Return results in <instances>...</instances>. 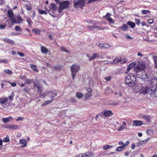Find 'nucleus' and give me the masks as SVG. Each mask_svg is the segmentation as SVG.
<instances>
[{"label":"nucleus","mask_w":157,"mask_h":157,"mask_svg":"<svg viewBox=\"0 0 157 157\" xmlns=\"http://www.w3.org/2000/svg\"><path fill=\"white\" fill-rule=\"evenodd\" d=\"M136 78L133 74L130 73L128 74L125 78L126 83L129 87H132L135 83L134 81L136 80Z\"/></svg>","instance_id":"1"},{"label":"nucleus","mask_w":157,"mask_h":157,"mask_svg":"<svg viewBox=\"0 0 157 157\" xmlns=\"http://www.w3.org/2000/svg\"><path fill=\"white\" fill-rule=\"evenodd\" d=\"M80 69L79 65L77 64H73L70 68L71 72V76L73 80H74L77 73L78 71Z\"/></svg>","instance_id":"2"},{"label":"nucleus","mask_w":157,"mask_h":157,"mask_svg":"<svg viewBox=\"0 0 157 157\" xmlns=\"http://www.w3.org/2000/svg\"><path fill=\"white\" fill-rule=\"evenodd\" d=\"M154 91H153L152 88L146 86L143 87L142 89L140 90V93L143 94H148L151 95L154 93Z\"/></svg>","instance_id":"3"},{"label":"nucleus","mask_w":157,"mask_h":157,"mask_svg":"<svg viewBox=\"0 0 157 157\" xmlns=\"http://www.w3.org/2000/svg\"><path fill=\"white\" fill-rule=\"evenodd\" d=\"M145 68V64L143 62L139 63L137 67L134 68L136 74L140 73Z\"/></svg>","instance_id":"4"},{"label":"nucleus","mask_w":157,"mask_h":157,"mask_svg":"<svg viewBox=\"0 0 157 157\" xmlns=\"http://www.w3.org/2000/svg\"><path fill=\"white\" fill-rule=\"evenodd\" d=\"M150 87L154 91L157 87V79L155 78H152L151 80Z\"/></svg>","instance_id":"5"},{"label":"nucleus","mask_w":157,"mask_h":157,"mask_svg":"<svg viewBox=\"0 0 157 157\" xmlns=\"http://www.w3.org/2000/svg\"><path fill=\"white\" fill-rule=\"evenodd\" d=\"M23 19L20 15L16 16L13 19H11V21L13 23L21 24L22 23Z\"/></svg>","instance_id":"6"},{"label":"nucleus","mask_w":157,"mask_h":157,"mask_svg":"<svg viewBox=\"0 0 157 157\" xmlns=\"http://www.w3.org/2000/svg\"><path fill=\"white\" fill-rule=\"evenodd\" d=\"M74 7L76 9L80 7L84 4V0H75Z\"/></svg>","instance_id":"7"},{"label":"nucleus","mask_w":157,"mask_h":157,"mask_svg":"<svg viewBox=\"0 0 157 157\" xmlns=\"http://www.w3.org/2000/svg\"><path fill=\"white\" fill-rule=\"evenodd\" d=\"M86 90L87 93H85V97L86 99H88L92 97L93 90L90 87L86 89Z\"/></svg>","instance_id":"8"},{"label":"nucleus","mask_w":157,"mask_h":157,"mask_svg":"<svg viewBox=\"0 0 157 157\" xmlns=\"http://www.w3.org/2000/svg\"><path fill=\"white\" fill-rule=\"evenodd\" d=\"M136 75L137 78L143 79H145L148 78L147 74L145 72L141 73L140 72V73H136Z\"/></svg>","instance_id":"9"},{"label":"nucleus","mask_w":157,"mask_h":157,"mask_svg":"<svg viewBox=\"0 0 157 157\" xmlns=\"http://www.w3.org/2000/svg\"><path fill=\"white\" fill-rule=\"evenodd\" d=\"M60 8L61 9H66L69 7V1H65L62 2H59Z\"/></svg>","instance_id":"10"},{"label":"nucleus","mask_w":157,"mask_h":157,"mask_svg":"<svg viewBox=\"0 0 157 157\" xmlns=\"http://www.w3.org/2000/svg\"><path fill=\"white\" fill-rule=\"evenodd\" d=\"M111 16V14L109 13H107L105 16L103 17V18H106V19L109 22V23H114L115 21L112 19L110 17Z\"/></svg>","instance_id":"11"},{"label":"nucleus","mask_w":157,"mask_h":157,"mask_svg":"<svg viewBox=\"0 0 157 157\" xmlns=\"http://www.w3.org/2000/svg\"><path fill=\"white\" fill-rule=\"evenodd\" d=\"M34 87H36L38 92L41 93L43 91V87L40 84H36L34 82H33Z\"/></svg>","instance_id":"12"},{"label":"nucleus","mask_w":157,"mask_h":157,"mask_svg":"<svg viewBox=\"0 0 157 157\" xmlns=\"http://www.w3.org/2000/svg\"><path fill=\"white\" fill-rule=\"evenodd\" d=\"M5 127L7 128L10 129H16L19 128V126L16 125H14L11 124L7 125Z\"/></svg>","instance_id":"13"},{"label":"nucleus","mask_w":157,"mask_h":157,"mask_svg":"<svg viewBox=\"0 0 157 157\" xmlns=\"http://www.w3.org/2000/svg\"><path fill=\"white\" fill-rule=\"evenodd\" d=\"M2 40L6 42L12 44H15L14 41L13 40H11L8 38H5L4 39H2Z\"/></svg>","instance_id":"14"},{"label":"nucleus","mask_w":157,"mask_h":157,"mask_svg":"<svg viewBox=\"0 0 157 157\" xmlns=\"http://www.w3.org/2000/svg\"><path fill=\"white\" fill-rule=\"evenodd\" d=\"M100 57L99 53H94L92 56L89 58V61H91L96 58H98Z\"/></svg>","instance_id":"15"},{"label":"nucleus","mask_w":157,"mask_h":157,"mask_svg":"<svg viewBox=\"0 0 157 157\" xmlns=\"http://www.w3.org/2000/svg\"><path fill=\"white\" fill-rule=\"evenodd\" d=\"M113 114V113L110 110H107L104 112V116L105 117H108L111 116Z\"/></svg>","instance_id":"16"},{"label":"nucleus","mask_w":157,"mask_h":157,"mask_svg":"<svg viewBox=\"0 0 157 157\" xmlns=\"http://www.w3.org/2000/svg\"><path fill=\"white\" fill-rule=\"evenodd\" d=\"M13 118L11 116H10L6 118H4L2 119V121L4 123H6L10 121V120H13Z\"/></svg>","instance_id":"17"},{"label":"nucleus","mask_w":157,"mask_h":157,"mask_svg":"<svg viewBox=\"0 0 157 157\" xmlns=\"http://www.w3.org/2000/svg\"><path fill=\"white\" fill-rule=\"evenodd\" d=\"M127 129V124L126 122H124L123 123L122 125H121L118 129L119 131H121L124 129Z\"/></svg>","instance_id":"18"},{"label":"nucleus","mask_w":157,"mask_h":157,"mask_svg":"<svg viewBox=\"0 0 157 157\" xmlns=\"http://www.w3.org/2000/svg\"><path fill=\"white\" fill-rule=\"evenodd\" d=\"M135 65V63L134 62H132L130 63L128 67L126 73H128L134 66Z\"/></svg>","instance_id":"19"},{"label":"nucleus","mask_w":157,"mask_h":157,"mask_svg":"<svg viewBox=\"0 0 157 157\" xmlns=\"http://www.w3.org/2000/svg\"><path fill=\"white\" fill-rule=\"evenodd\" d=\"M8 101L7 98L6 97L0 98V103L1 104H4L6 103Z\"/></svg>","instance_id":"20"},{"label":"nucleus","mask_w":157,"mask_h":157,"mask_svg":"<svg viewBox=\"0 0 157 157\" xmlns=\"http://www.w3.org/2000/svg\"><path fill=\"white\" fill-rule=\"evenodd\" d=\"M149 138H147L146 140H142L140 142H139L138 145L139 146H141L144 145V144H146L149 140Z\"/></svg>","instance_id":"21"},{"label":"nucleus","mask_w":157,"mask_h":157,"mask_svg":"<svg viewBox=\"0 0 157 157\" xmlns=\"http://www.w3.org/2000/svg\"><path fill=\"white\" fill-rule=\"evenodd\" d=\"M101 48L107 49L111 47L108 44L106 43L101 44Z\"/></svg>","instance_id":"22"},{"label":"nucleus","mask_w":157,"mask_h":157,"mask_svg":"<svg viewBox=\"0 0 157 157\" xmlns=\"http://www.w3.org/2000/svg\"><path fill=\"white\" fill-rule=\"evenodd\" d=\"M57 95V93L53 92L52 91H50L49 93V96L51 99H54V97Z\"/></svg>","instance_id":"23"},{"label":"nucleus","mask_w":157,"mask_h":157,"mask_svg":"<svg viewBox=\"0 0 157 157\" xmlns=\"http://www.w3.org/2000/svg\"><path fill=\"white\" fill-rule=\"evenodd\" d=\"M133 125L134 126H140L142 124L141 121H133Z\"/></svg>","instance_id":"24"},{"label":"nucleus","mask_w":157,"mask_h":157,"mask_svg":"<svg viewBox=\"0 0 157 157\" xmlns=\"http://www.w3.org/2000/svg\"><path fill=\"white\" fill-rule=\"evenodd\" d=\"M84 154V157H91L94 156L93 153L91 152H87Z\"/></svg>","instance_id":"25"},{"label":"nucleus","mask_w":157,"mask_h":157,"mask_svg":"<svg viewBox=\"0 0 157 157\" xmlns=\"http://www.w3.org/2000/svg\"><path fill=\"white\" fill-rule=\"evenodd\" d=\"M8 17L10 18V20L11 21L12 19H13V13L12 11L11 10H9L8 12Z\"/></svg>","instance_id":"26"},{"label":"nucleus","mask_w":157,"mask_h":157,"mask_svg":"<svg viewBox=\"0 0 157 157\" xmlns=\"http://www.w3.org/2000/svg\"><path fill=\"white\" fill-rule=\"evenodd\" d=\"M20 142L22 144L21 147H25L27 146L26 141L24 139H23L21 140H20Z\"/></svg>","instance_id":"27"},{"label":"nucleus","mask_w":157,"mask_h":157,"mask_svg":"<svg viewBox=\"0 0 157 157\" xmlns=\"http://www.w3.org/2000/svg\"><path fill=\"white\" fill-rule=\"evenodd\" d=\"M121 29L123 30L124 31H126L128 29V27L126 24H123V25L120 27Z\"/></svg>","instance_id":"28"},{"label":"nucleus","mask_w":157,"mask_h":157,"mask_svg":"<svg viewBox=\"0 0 157 157\" xmlns=\"http://www.w3.org/2000/svg\"><path fill=\"white\" fill-rule=\"evenodd\" d=\"M125 149L124 146H121L117 147L116 148V150L117 151H122Z\"/></svg>","instance_id":"29"},{"label":"nucleus","mask_w":157,"mask_h":157,"mask_svg":"<svg viewBox=\"0 0 157 157\" xmlns=\"http://www.w3.org/2000/svg\"><path fill=\"white\" fill-rule=\"evenodd\" d=\"M54 99H51L50 100L47 101L45 102L42 105V106H44L46 105H47L51 103H52L54 101Z\"/></svg>","instance_id":"30"},{"label":"nucleus","mask_w":157,"mask_h":157,"mask_svg":"<svg viewBox=\"0 0 157 157\" xmlns=\"http://www.w3.org/2000/svg\"><path fill=\"white\" fill-rule=\"evenodd\" d=\"M143 118L146 121H148L150 120L151 117L147 115H144L142 116Z\"/></svg>","instance_id":"31"},{"label":"nucleus","mask_w":157,"mask_h":157,"mask_svg":"<svg viewBox=\"0 0 157 157\" xmlns=\"http://www.w3.org/2000/svg\"><path fill=\"white\" fill-rule=\"evenodd\" d=\"M41 49L42 52L43 53H46L48 52V49L44 46H42Z\"/></svg>","instance_id":"32"},{"label":"nucleus","mask_w":157,"mask_h":157,"mask_svg":"<svg viewBox=\"0 0 157 157\" xmlns=\"http://www.w3.org/2000/svg\"><path fill=\"white\" fill-rule=\"evenodd\" d=\"M51 9L53 11L56 10L57 6L55 4H51Z\"/></svg>","instance_id":"33"},{"label":"nucleus","mask_w":157,"mask_h":157,"mask_svg":"<svg viewBox=\"0 0 157 157\" xmlns=\"http://www.w3.org/2000/svg\"><path fill=\"white\" fill-rule=\"evenodd\" d=\"M120 57H116L113 60V63H117L120 62Z\"/></svg>","instance_id":"34"},{"label":"nucleus","mask_w":157,"mask_h":157,"mask_svg":"<svg viewBox=\"0 0 157 157\" xmlns=\"http://www.w3.org/2000/svg\"><path fill=\"white\" fill-rule=\"evenodd\" d=\"M129 25L131 28H133L135 26V23L131 21H129L127 23Z\"/></svg>","instance_id":"35"},{"label":"nucleus","mask_w":157,"mask_h":157,"mask_svg":"<svg viewBox=\"0 0 157 157\" xmlns=\"http://www.w3.org/2000/svg\"><path fill=\"white\" fill-rule=\"evenodd\" d=\"M83 94L82 93L77 92L76 94V97L78 98H81L83 96Z\"/></svg>","instance_id":"36"},{"label":"nucleus","mask_w":157,"mask_h":157,"mask_svg":"<svg viewBox=\"0 0 157 157\" xmlns=\"http://www.w3.org/2000/svg\"><path fill=\"white\" fill-rule=\"evenodd\" d=\"M153 60L155 63V67L157 69V56H155L153 57Z\"/></svg>","instance_id":"37"},{"label":"nucleus","mask_w":157,"mask_h":157,"mask_svg":"<svg viewBox=\"0 0 157 157\" xmlns=\"http://www.w3.org/2000/svg\"><path fill=\"white\" fill-rule=\"evenodd\" d=\"M32 32L34 34H39L40 33V31L38 29H33L32 30Z\"/></svg>","instance_id":"38"},{"label":"nucleus","mask_w":157,"mask_h":157,"mask_svg":"<svg viewBox=\"0 0 157 157\" xmlns=\"http://www.w3.org/2000/svg\"><path fill=\"white\" fill-rule=\"evenodd\" d=\"M38 11L39 13L41 14H47V13L44 10L40 9H38Z\"/></svg>","instance_id":"39"},{"label":"nucleus","mask_w":157,"mask_h":157,"mask_svg":"<svg viewBox=\"0 0 157 157\" xmlns=\"http://www.w3.org/2000/svg\"><path fill=\"white\" fill-rule=\"evenodd\" d=\"M120 63H124L127 62V60L125 58H123L121 59V57H120Z\"/></svg>","instance_id":"40"},{"label":"nucleus","mask_w":157,"mask_h":157,"mask_svg":"<svg viewBox=\"0 0 157 157\" xmlns=\"http://www.w3.org/2000/svg\"><path fill=\"white\" fill-rule=\"evenodd\" d=\"M4 72L6 74L9 75L11 74L12 73V71L8 69H6L4 70Z\"/></svg>","instance_id":"41"},{"label":"nucleus","mask_w":157,"mask_h":157,"mask_svg":"<svg viewBox=\"0 0 157 157\" xmlns=\"http://www.w3.org/2000/svg\"><path fill=\"white\" fill-rule=\"evenodd\" d=\"M88 28L90 29V30L91 31H93L94 30L96 29H95V24H94V25L93 26H88Z\"/></svg>","instance_id":"42"},{"label":"nucleus","mask_w":157,"mask_h":157,"mask_svg":"<svg viewBox=\"0 0 157 157\" xmlns=\"http://www.w3.org/2000/svg\"><path fill=\"white\" fill-rule=\"evenodd\" d=\"M147 133L149 136H151L153 134V132L152 130L149 129L147 131Z\"/></svg>","instance_id":"43"},{"label":"nucleus","mask_w":157,"mask_h":157,"mask_svg":"<svg viewBox=\"0 0 157 157\" xmlns=\"http://www.w3.org/2000/svg\"><path fill=\"white\" fill-rule=\"evenodd\" d=\"M33 80L32 79H26L25 81V84H29L31 83V82H32Z\"/></svg>","instance_id":"44"},{"label":"nucleus","mask_w":157,"mask_h":157,"mask_svg":"<svg viewBox=\"0 0 157 157\" xmlns=\"http://www.w3.org/2000/svg\"><path fill=\"white\" fill-rule=\"evenodd\" d=\"M30 67L34 71H37L36 67V65H31Z\"/></svg>","instance_id":"45"},{"label":"nucleus","mask_w":157,"mask_h":157,"mask_svg":"<svg viewBox=\"0 0 157 157\" xmlns=\"http://www.w3.org/2000/svg\"><path fill=\"white\" fill-rule=\"evenodd\" d=\"M150 11L147 10H143L141 11L142 13L144 14H146L148 13H150Z\"/></svg>","instance_id":"46"},{"label":"nucleus","mask_w":157,"mask_h":157,"mask_svg":"<svg viewBox=\"0 0 157 157\" xmlns=\"http://www.w3.org/2000/svg\"><path fill=\"white\" fill-rule=\"evenodd\" d=\"M3 141L5 142H8L10 141V140L9 137L7 136L6 137H4L3 139Z\"/></svg>","instance_id":"47"},{"label":"nucleus","mask_w":157,"mask_h":157,"mask_svg":"<svg viewBox=\"0 0 157 157\" xmlns=\"http://www.w3.org/2000/svg\"><path fill=\"white\" fill-rule=\"evenodd\" d=\"M61 50L63 51V52H67V53H68V51L63 46H62L61 47V48H60Z\"/></svg>","instance_id":"48"},{"label":"nucleus","mask_w":157,"mask_h":157,"mask_svg":"<svg viewBox=\"0 0 157 157\" xmlns=\"http://www.w3.org/2000/svg\"><path fill=\"white\" fill-rule=\"evenodd\" d=\"M15 29L16 31H22L21 29L18 26H16L15 27Z\"/></svg>","instance_id":"49"},{"label":"nucleus","mask_w":157,"mask_h":157,"mask_svg":"<svg viewBox=\"0 0 157 157\" xmlns=\"http://www.w3.org/2000/svg\"><path fill=\"white\" fill-rule=\"evenodd\" d=\"M6 26V25L5 24L0 23V29H4Z\"/></svg>","instance_id":"50"},{"label":"nucleus","mask_w":157,"mask_h":157,"mask_svg":"<svg viewBox=\"0 0 157 157\" xmlns=\"http://www.w3.org/2000/svg\"><path fill=\"white\" fill-rule=\"evenodd\" d=\"M84 153L78 154L76 155V157H84Z\"/></svg>","instance_id":"51"},{"label":"nucleus","mask_w":157,"mask_h":157,"mask_svg":"<svg viewBox=\"0 0 157 157\" xmlns=\"http://www.w3.org/2000/svg\"><path fill=\"white\" fill-rule=\"evenodd\" d=\"M135 22L138 25H139L140 23V21L139 19H135Z\"/></svg>","instance_id":"52"},{"label":"nucleus","mask_w":157,"mask_h":157,"mask_svg":"<svg viewBox=\"0 0 157 157\" xmlns=\"http://www.w3.org/2000/svg\"><path fill=\"white\" fill-rule=\"evenodd\" d=\"M154 22V19H150L147 20V22L150 24H151L153 23Z\"/></svg>","instance_id":"53"},{"label":"nucleus","mask_w":157,"mask_h":157,"mask_svg":"<svg viewBox=\"0 0 157 157\" xmlns=\"http://www.w3.org/2000/svg\"><path fill=\"white\" fill-rule=\"evenodd\" d=\"M26 9L28 11H29L32 9V7L31 6H28L27 5H26Z\"/></svg>","instance_id":"54"},{"label":"nucleus","mask_w":157,"mask_h":157,"mask_svg":"<svg viewBox=\"0 0 157 157\" xmlns=\"http://www.w3.org/2000/svg\"><path fill=\"white\" fill-rule=\"evenodd\" d=\"M111 79V77L110 76H108L105 77V79L107 81H109Z\"/></svg>","instance_id":"55"},{"label":"nucleus","mask_w":157,"mask_h":157,"mask_svg":"<svg viewBox=\"0 0 157 157\" xmlns=\"http://www.w3.org/2000/svg\"><path fill=\"white\" fill-rule=\"evenodd\" d=\"M24 118L23 117H18L16 119V121H22L24 120Z\"/></svg>","instance_id":"56"},{"label":"nucleus","mask_w":157,"mask_h":157,"mask_svg":"<svg viewBox=\"0 0 157 157\" xmlns=\"http://www.w3.org/2000/svg\"><path fill=\"white\" fill-rule=\"evenodd\" d=\"M50 92V91H47V92H45V93H44L43 94V95H41V96H43L44 97H45L46 96H47V95H49V93Z\"/></svg>","instance_id":"57"},{"label":"nucleus","mask_w":157,"mask_h":157,"mask_svg":"<svg viewBox=\"0 0 157 157\" xmlns=\"http://www.w3.org/2000/svg\"><path fill=\"white\" fill-rule=\"evenodd\" d=\"M54 67L55 69L56 70L59 69L61 68V67L60 65H56Z\"/></svg>","instance_id":"58"},{"label":"nucleus","mask_w":157,"mask_h":157,"mask_svg":"<svg viewBox=\"0 0 157 157\" xmlns=\"http://www.w3.org/2000/svg\"><path fill=\"white\" fill-rule=\"evenodd\" d=\"M27 22L29 25H30L32 23V21L31 19L29 18L27 19Z\"/></svg>","instance_id":"59"},{"label":"nucleus","mask_w":157,"mask_h":157,"mask_svg":"<svg viewBox=\"0 0 157 157\" xmlns=\"http://www.w3.org/2000/svg\"><path fill=\"white\" fill-rule=\"evenodd\" d=\"M104 115V112H101V113H100L98 115L96 116V117H102Z\"/></svg>","instance_id":"60"},{"label":"nucleus","mask_w":157,"mask_h":157,"mask_svg":"<svg viewBox=\"0 0 157 157\" xmlns=\"http://www.w3.org/2000/svg\"><path fill=\"white\" fill-rule=\"evenodd\" d=\"M13 92H12V95L9 97V98L10 100L12 101L13 100V98L14 96V95H13Z\"/></svg>","instance_id":"61"},{"label":"nucleus","mask_w":157,"mask_h":157,"mask_svg":"<svg viewBox=\"0 0 157 157\" xmlns=\"http://www.w3.org/2000/svg\"><path fill=\"white\" fill-rule=\"evenodd\" d=\"M23 90L26 92H28L29 91V88L28 87H26Z\"/></svg>","instance_id":"62"},{"label":"nucleus","mask_w":157,"mask_h":157,"mask_svg":"<svg viewBox=\"0 0 157 157\" xmlns=\"http://www.w3.org/2000/svg\"><path fill=\"white\" fill-rule=\"evenodd\" d=\"M129 143V142L128 141H127L125 144H124V145L123 146H124V147L125 148L128 145Z\"/></svg>","instance_id":"63"},{"label":"nucleus","mask_w":157,"mask_h":157,"mask_svg":"<svg viewBox=\"0 0 157 157\" xmlns=\"http://www.w3.org/2000/svg\"><path fill=\"white\" fill-rule=\"evenodd\" d=\"M103 149L104 150L108 149V145H106L104 146L103 147Z\"/></svg>","instance_id":"64"}]
</instances>
